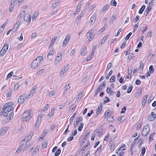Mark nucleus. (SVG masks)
<instances>
[{"label":"nucleus","mask_w":156,"mask_h":156,"mask_svg":"<svg viewBox=\"0 0 156 156\" xmlns=\"http://www.w3.org/2000/svg\"><path fill=\"white\" fill-rule=\"evenodd\" d=\"M43 58V57L42 56H38L35 59V60L37 61L38 59L39 61H41Z\"/></svg>","instance_id":"51"},{"label":"nucleus","mask_w":156,"mask_h":156,"mask_svg":"<svg viewBox=\"0 0 156 156\" xmlns=\"http://www.w3.org/2000/svg\"><path fill=\"white\" fill-rule=\"evenodd\" d=\"M57 36H55L53 37L51 41V43L48 46V48H51L52 46L54 44L56 40L57 39Z\"/></svg>","instance_id":"15"},{"label":"nucleus","mask_w":156,"mask_h":156,"mask_svg":"<svg viewBox=\"0 0 156 156\" xmlns=\"http://www.w3.org/2000/svg\"><path fill=\"white\" fill-rule=\"evenodd\" d=\"M27 98H28V95L23 94L20 96L18 99V102L20 104H23Z\"/></svg>","instance_id":"5"},{"label":"nucleus","mask_w":156,"mask_h":156,"mask_svg":"<svg viewBox=\"0 0 156 156\" xmlns=\"http://www.w3.org/2000/svg\"><path fill=\"white\" fill-rule=\"evenodd\" d=\"M109 7H110V6L109 5L107 4V5H105L103 7V8H102V9L101 10V11L102 12L106 11L108 9H109Z\"/></svg>","instance_id":"31"},{"label":"nucleus","mask_w":156,"mask_h":156,"mask_svg":"<svg viewBox=\"0 0 156 156\" xmlns=\"http://www.w3.org/2000/svg\"><path fill=\"white\" fill-rule=\"evenodd\" d=\"M94 32V30L92 29L90 31L88 32L86 35V36L89 37L88 41H90L92 40L95 36V34L92 33Z\"/></svg>","instance_id":"2"},{"label":"nucleus","mask_w":156,"mask_h":156,"mask_svg":"<svg viewBox=\"0 0 156 156\" xmlns=\"http://www.w3.org/2000/svg\"><path fill=\"white\" fill-rule=\"evenodd\" d=\"M107 120L110 122H112L114 120V119L113 118V117H109L107 118Z\"/></svg>","instance_id":"45"},{"label":"nucleus","mask_w":156,"mask_h":156,"mask_svg":"<svg viewBox=\"0 0 156 156\" xmlns=\"http://www.w3.org/2000/svg\"><path fill=\"white\" fill-rule=\"evenodd\" d=\"M116 153L119 155V156H123L124 154V152L122 151L121 152L117 151Z\"/></svg>","instance_id":"52"},{"label":"nucleus","mask_w":156,"mask_h":156,"mask_svg":"<svg viewBox=\"0 0 156 156\" xmlns=\"http://www.w3.org/2000/svg\"><path fill=\"white\" fill-rule=\"evenodd\" d=\"M31 19V17L30 15L28 14H26L24 17V21L28 22V23H30Z\"/></svg>","instance_id":"13"},{"label":"nucleus","mask_w":156,"mask_h":156,"mask_svg":"<svg viewBox=\"0 0 156 156\" xmlns=\"http://www.w3.org/2000/svg\"><path fill=\"white\" fill-rule=\"evenodd\" d=\"M9 47V45L7 44H5L4 46L3 47L2 49H3L4 51H7Z\"/></svg>","instance_id":"40"},{"label":"nucleus","mask_w":156,"mask_h":156,"mask_svg":"<svg viewBox=\"0 0 156 156\" xmlns=\"http://www.w3.org/2000/svg\"><path fill=\"white\" fill-rule=\"evenodd\" d=\"M155 134V133H153L152 134L150 135L149 136L150 140H153V136Z\"/></svg>","instance_id":"62"},{"label":"nucleus","mask_w":156,"mask_h":156,"mask_svg":"<svg viewBox=\"0 0 156 156\" xmlns=\"http://www.w3.org/2000/svg\"><path fill=\"white\" fill-rule=\"evenodd\" d=\"M132 33L131 32H130L126 36V37L125 38V39L126 40H128L129 37H130V36H131V35H132Z\"/></svg>","instance_id":"60"},{"label":"nucleus","mask_w":156,"mask_h":156,"mask_svg":"<svg viewBox=\"0 0 156 156\" xmlns=\"http://www.w3.org/2000/svg\"><path fill=\"white\" fill-rule=\"evenodd\" d=\"M23 143V142H21L20 145L19 147L17 149V151H16V152H15L16 154H19L20 152V151L21 150V149L23 147V144H24V143Z\"/></svg>","instance_id":"17"},{"label":"nucleus","mask_w":156,"mask_h":156,"mask_svg":"<svg viewBox=\"0 0 156 156\" xmlns=\"http://www.w3.org/2000/svg\"><path fill=\"white\" fill-rule=\"evenodd\" d=\"M138 138H139V137H137V138H136L134 140V141H133L132 143V144H131V150L132 151V149H133V147H134V146L135 144V143H136V141L137 140H138Z\"/></svg>","instance_id":"29"},{"label":"nucleus","mask_w":156,"mask_h":156,"mask_svg":"<svg viewBox=\"0 0 156 156\" xmlns=\"http://www.w3.org/2000/svg\"><path fill=\"white\" fill-rule=\"evenodd\" d=\"M39 65L38 62L35 59L32 63L31 64V68L34 69L36 68Z\"/></svg>","instance_id":"12"},{"label":"nucleus","mask_w":156,"mask_h":156,"mask_svg":"<svg viewBox=\"0 0 156 156\" xmlns=\"http://www.w3.org/2000/svg\"><path fill=\"white\" fill-rule=\"evenodd\" d=\"M99 131H98L97 130H95L92 134V137L91 138V140H94L95 137V133H99Z\"/></svg>","instance_id":"26"},{"label":"nucleus","mask_w":156,"mask_h":156,"mask_svg":"<svg viewBox=\"0 0 156 156\" xmlns=\"http://www.w3.org/2000/svg\"><path fill=\"white\" fill-rule=\"evenodd\" d=\"M106 85V84L105 83H104L100 85L98 88L97 90L96 91L95 93V95L96 96L102 89H104Z\"/></svg>","instance_id":"6"},{"label":"nucleus","mask_w":156,"mask_h":156,"mask_svg":"<svg viewBox=\"0 0 156 156\" xmlns=\"http://www.w3.org/2000/svg\"><path fill=\"white\" fill-rule=\"evenodd\" d=\"M134 57V55L132 53H130L128 56V58L129 60H131L132 58Z\"/></svg>","instance_id":"49"},{"label":"nucleus","mask_w":156,"mask_h":156,"mask_svg":"<svg viewBox=\"0 0 156 156\" xmlns=\"http://www.w3.org/2000/svg\"><path fill=\"white\" fill-rule=\"evenodd\" d=\"M14 115V113L12 112H11L9 115V116L8 118H9V119L10 120L11 119L13 116Z\"/></svg>","instance_id":"57"},{"label":"nucleus","mask_w":156,"mask_h":156,"mask_svg":"<svg viewBox=\"0 0 156 156\" xmlns=\"http://www.w3.org/2000/svg\"><path fill=\"white\" fill-rule=\"evenodd\" d=\"M38 15V13L37 12H35L34 14L32 17V20H33L34 19H36Z\"/></svg>","instance_id":"33"},{"label":"nucleus","mask_w":156,"mask_h":156,"mask_svg":"<svg viewBox=\"0 0 156 156\" xmlns=\"http://www.w3.org/2000/svg\"><path fill=\"white\" fill-rule=\"evenodd\" d=\"M13 109V107H7V108L6 109V110H5V111L6 112H9L11 111Z\"/></svg>","instance_id":"58"},{"label":"nucleus","mask_w":156,"mask_h":156,"mask_svg":"<svg viewBox=\"0 0 156 156\" xmlns=\"http://www.w3.org/2000/svg\"><path fill=\"white\" fill-rule=\"evenodd\" d=\"M13 72H11L10 73H9L7 75V77L6 79V80H7L8 79L10 78L11 77L12 75H13Z\"/></svg>","instance_id":"39"},{"label":"nucleus","mask_w":156,"mask_h":156,"mask_svg":"<svg viewBox=\"0 0 156 156\" xmlns=\"http://www.w3.org/2000/svg\"><path fill=\"white\" fill-rule=\"evenodd\" d=\"M83 126V123H82L80 124V126L78 128V130L79 131H81L82 129Z\"/></svg>","instance_id":"63"},{"label":"nucleus","mask_w":156,"mask_h":156,"mask_svg":"<svg viewBox=\"0 0 156 156\" xmlns=\"http://www.w3.org/2000/svg\"><path fill=\"white\" fill-rule=\"evenodd\" d=\"M94 53H90V55L88 58H90V59H87V62H88L91 59L93 58V55H94Z\"/></svg>","instance_id":"54"},{"label":"nucleus","mask_w":156,"mask_h":156,"mask_svg":"<svg viewBox=\"0 0 156 156\" xmlns=\"http://www.w3.org/2000/svg\"><path fill=\"white\" fill-rule=\"evenodd\" d=\"M41 120V119H40L39 117H37V121L36 123L35 126V128H34L35 129L36 128V126L37 127H38V126L39 125V124Z\"/></svg>","instance_id":"36"},{"label":"nucleus","mask_w":156,"mask_h":156,"mask_svg":"<svg viewBox=\"0 0 156 156\" xmlns=\"http://www.w3.org/2000/svg\"><path fill=\"white\" fill-rule=\"evenodd\" d=\"M116 17L114 15H112L109 21V23L110 24L113 23V21L115 20Z\"/></svg>","instance_id":"24"},{"label":"nucleus","mask_w":156,"mask_h":156,"mask_svg":"<svg viewBox=\"0 0 156 156\" xmlns=\"http://www.w3.org/2000/svg\"><path fill=\"white\" fill-rule=\"evenodd\" d=\"M62 57V54L61 53H59L58 54L55 60V64L57 65L60 63Z\"/></svg>","instance_id":"7"},{"label":"nucleus","mask_w":156,"mask_h":156,"mask_svg":"<svg viewBox=\"0 0 156 156\" xmlns=\"http://www.w3.org/2000/svg\"><path fill=\"white\" fill-rule=\"evenodd\" d=\"M47 133V130H44L43 131V133L42 134V136L43 137V138H44V137L46 135Z\"/></svg>","instance_id":"61"},{"label":"nucleus","mask_w":156,"mask_h":156,"mask_svg":"<svg viewBox=\"0 0 156 156\" xmlns=\"http://www.w3.org/2000/svg\"><path fill=\"white\" fill-rule=\"evenodd\" d=\"M39 152V147H38L37 146L36 147V148L34 149L33 154H34V155H36Z\"/></svg>","instance_id":"27"},{"label":"nucleus","mask_w":156,"mask_h":156,"mask_svg":"<svg viewBox=\"0 0 156 156\" xmlns=\"http://www.w3.org/2000/svg\"><path fill=\"white\" fill-rule=\"evenodd\" d=\"M33 134V133L32 134H31V133H30V134L28 135L27 137H26L24 139H25L27 140V142H29V141L30 140L31 138L32 137V135Z\"/></svg>","instance_id":"32"},{"label":"nucleus","mask_w":156,"mask_h":156,"mask_svg":"<svg viewBox=\"0 0 156 156\" xmlns=\"http://www.w3.org/2000/svg\"><path fill=\"white\" fill-rule=\"evenodd\" d=\"M146 150L145 147H143L142 148V151L141 152V154L140 155V156H143Z\"/></svg>","instance_id":"41"},{"label":"nucleus","mask_w":156,"mask_h":156,"mask_svg":"<svg viewBox=\"0 0 156 156\" xmlns=\"http://www.w3.org/2000/svg\"><path fill=\"white\" fill-rule=\"evenodd\" d=\"M48 104H47L45 106L44 108V109L42 108L41 109H40L41 111H46L48 108Z\"/></svg>","instance_id":"59"},{"label":"nucleus","mask_w":156,"mask_h":156,"mask_svg":"<svg viewBox=\"0 0 156 156\" xmlns=\"http://www.w3.org/2000/svg\"><path fill=\"white\" fill-rule=\"evenodd\" d=\"M83 94V92H80L77 95L76 100H77V102H79V101L80 100Z\"/></svg>","instance_id":"20"},{"label":"nucleus","mask_w":156,"mask_h":156,"mask_svg":"<svg viewBox=\"0 0 156 156\" xmlns=\"http://www.w3.org/2000/svg\"><path fill=\"white\" fill-rule=\"evenodd\" d=\"M149 72L150 73H153L154 70V69L153 68V66H151L149 68Z\"/></svg>","instance_id":"43"},{"label":"nucleus","mask_w":156,"mask_h":156,"mask_svg":"<svg viewBox=\"0 0 156 156\" xmlns=\"http://www.w3.org/2000/svg\"><path fill=\"white\" fill-rule=\"evenodd\" d=\"M150 131L149 127L148 125H145L142 131V135L146 136L148 133Z\"/></svg>","instance_id":"3"},{"label":"nucleus","mask_w":156,"mask_h":156,"mask_svg":"<svg viewBox=\"0 0 156 156\" xmlns=\"http://www.w3.org/2000/svg\"><path fill=\"white\" fill-rule=\"evenodd\" d=\"M82 1H80L78 4L77 6V10L78 11H80V9L82 4Z\"/></svg>","instance_id":"30"},{"label":"nucleus","mask_w":156,"mask_h":156,"mask_svg":"<svg viewBox=\"0 0 156 156\" xmlns=\"http://www.w3.org/2000/svg\"><path fill=\"white\" fill-rule=\"evenodd\" d=\"M6 51L2 49L0 51V56H2L6 53Z\"/></svg>","instance_id":"44"},{"label":"nucleus","mask_w":156,"mask_h":156,"mask_svg":"<svg viewBox=\"0 0 156 156\" xmlns=\"http://www.w3.org/2000/svg\"><path fill=\"white\" fill-rule=\"evenodd\" d=\"M7 130V128L6 127H3L0 129V136H3L6 133Z\"/></svg>","instance_id":"14"},{"label":"nucleus","mask_w":156,"mask_h":156,"mask_svg":"<svg viewBox=\"0 0 156 156\" xmlns=\"http://www.w3.org/2000/svg\"><path fill=\"white\" fill-rule=\"evenodd\" d=\"M54 49H51L49 52L48 54V56L49 55H53L54 53Z\"/></svg>","instance_id":"46"},{"label":"nucleus","mask_w":156,"mask_h":156,"mask_svg":"<svg viewBox=\"0 0 156 156\" xmlns=\"http://www.w3.org/2000/svg\"><path fill=\"white\" fill-rule=\"evenodd\" d=\"M154 97L152 96V95H151L150 97L149 98L148 100V102L149 103H150L151 102V101L154 98Z\"/></svg>","instance_id":"64"},{"label":"nucleus","mask_w":156,"mask_h":156,"mask_svg":"<svg viewBox=\"0 0 156 156\" xmlns=\"http://www.w3.org/2000/svg\"><path fill=\"white\" fill-rule=\"evenodd\" d=\"M37 87L36 85H34L32 87L30 91V93L29 95H28V98L29 97H32L34 95V94L35 93Z\"/></svg>","instance_id":"8"},{"label":"nucleus","mask_w":156,"mask_h":156,"mask_svg":"<svg viewBox=\"0 0 156 156\" xmlns=\"http://www.w3.org/2000/svg\"><path fill=\"white\" fill-rule=\"evenodd\" d=\"M8 112L5 111H2L0 113L1 115H2L4 117H6L8 115Z\"/></svg>","instance_id":"23"},{"label":"nucleus","mask_w":156,"mask_h":156,"mask_svg":"<svg viewBox=\"0 0 156 156\" xmlns=\"http://www.w3.org/2000/svg\"><path fill=\"white\" fill-rule=\"evenodd\" d=\"M60 2V1L58 0H55V2L53 4L52 8L53 9L55 8L57 6L58 4Z\"/></svg>","instance_id":"22"},{"label":"nucleus","mask_w":156,"mask_h":156,"mask_svg":"<svg viewBox=\"0 0 156 156\" xmlns=\"http://www.w3.org/2000/svg\"><path fill=\"white\" fill-rule=\"evenodd\" d=\"M115 76H112L111 78L109 80L110 82L111 83L115 81Z\"/></svg>","instance_id":"50"},{"label":"nucleus","mask_w":156,"mask_h":156,"mask_svg":"<svg viewBox=\"0 0 156 156\" xmlns=\"http://www.w3.org/2000/svg\"><path fill=\"white\" fill-rule=\"evenodd\" d=\"M61 151L60 149H58L55 153V156H58L61 153Z\"/></svg>","instance_id":"47"},{"label":"nucleus","mask_w":156,"mask_h":156,"mask_svg":"<svg viewBox=\"0 0 156 156\" xmlns=\"http://www.w3.org/2000/svg\"><path fill=\"white\" fill-rule=\"evenodd\" d=\"M86 46L83 47L81 49L80 54L82 56H84L86 55Z\"/></svg>","instance_id":"19"},{"label":"nucleus","mask_w":156,"mask_h":156,"mask_svg":"<svg viewBox=\"0 0 156 156\" xmlns=\"http://www.w3.org/2000/svg\"><path fill=\"white\" fill-rule=\"evenodd\" d=\"M48 144L47 142L45 141L43 144L42 147V148H45L47 147Z\"/></svg>","instance_id":"48"},{"label":"nucleus","mask_w":156,"mask_h":156,"mask_svg":"<svg viewBox=\"0 0 156 156\" xmlns=\"http://www.w3.org/2000/svg\"><path fill=\"white\" fill-rule=\"evenodd\" d=\"M21 142H23V143H24V144L23 145V148L22 150L23 151H24L26 150L31 146L29 142H27L26 141L25 139H23Z\"/></svg>","instance_id":"4"},{"label":"nucleus","mask_w":156,"mask_h":156,"mask_svg":"<svg viewBox=\"0 0 156 156\" xmlns=\"http://www.w3.org/2000/svg\"><path fill=\"white\" fill-rule=\"evenodd\" d=\"M6 105L7 107H12V106L13 105L14 103L12 102H9L6 103Z\"/></svg>","instance_id":"55"},{"label":"nucleus","mask_w":156,"mask_h":156,"mask_svg":"<svg viewBox=\"0 0 156 156\" xmlns=\"http://www.w3.org/2000/svg\"><path fill=\"white\" fill-rule=\"evenodd\" d=\"M64 89L65 91H66L70 89L69 84L66 85L64 87Z\"/></svg>","instance_id":"53"},{"label":"nucleus","mask_w":156,"mask_h":156,"mask_svg":"<svg viewBox=\"0 0 156 156\" xmlns=\"http://www.w3.org/2000/svg\"><path fill=\"white\" fill-rule=\"evenodd\" d=\"M145 6L144 5L142 6L141 8L140 9L139 11V14H141L143 13L145 8Z\"/></svg>","instance_id":"35"},{"label":"nucleus","mask_w":156,"mask_h":156,"mask_svg":"<svg viewBox=\"0 0 156 156\" xmlns=\"http://www.w3.org/2000/svg\"><path fill=\"white\" fill-rule=\"evenodd\" d=\"M147 95H146L144 97L142 101V105L143 106H144L146 102L147 99Z\"/></svg>","instance_id":"21"},{"label":"nucleus","mask_w":156,"mask_h":156,"mask_svg":"<svg viewBox=\"0 0 156 156\" xmlns=\"http://www.w3.org/2000/svg\"><path fill=\"white\" fill-rule=\"evenodd\" d=\"M96 7V5L95 4H93L92 5L89 9V11H91L93 10Z\"/></svg>","instance_id":"56"},{"label":"nucleus","mask_w":156,"mask_h":156,"mask_svg":"<svg viewBox=\"0 0 156 156\" xmlns=\"http://www.w3.org/2000/svg\"><path fill=\"white\" fill-rule=\"evenodd\" d=\"M96 18V15L94 14L91 16L89 23L90 25H93L95 23Z\"/></svg>","instance_id":"11"},{"label":"nucleus","mask_w":156,"mask_h":156,"mask_svg":"<svg viewBox=\"0 0 156 156\" xmlns=\"http://www.w3.org/2000/svg\"><path fill=\"white\" fill-rule=\"evenodd\" d=\"M31 110H30L26 111L23 115L22 117L23 118V121H29L31 118V115L30 113Z\"/></svg>","instance_id":"1"},{"label":"nucleus","mask_w":156,"mask_h":156,"mask_svg":"<svg viewBox=\"0 0 156 156\" xmlns=\"http://www.w3.org/2000/svg\"><path fill=\"white\" fill-rule=\"evenodd\" d=\"M68 65L64 66L62 69L60 73V76H62L68 70Z\"/></svg>","instance_id":"10"},{"label":"nucleus","mask_w":156,"mask_h":156,"mask_svg":"<svg viewBox=\"0 0 156 156\" xmlns=\"http://www.w3.org/2000/svg\"><path fill=\"white\" fill-rule=\"evenodd\" d=\"M70 38L69 35H67L65 37V39L63 41L62 46L63 47H65L69 42Z\"/></svg>","instance_id":"9"},{"label":"nucleus","mask_w":156,"mask_h":156,"mask_svg":"<svg viewBox=\"0 0 156 156\" xmlns=\"http://www.w3.org/2000/svg\"><path fill=\"white\" fill-rule=\"evenodd\" d=\"M155 118H156L155 116L154 117H153L151 116V115H149L147 117V119L150 121H152L154 120Z\"/></svg>","instance_id":"37"},{"label":"nucleus","mask_w":156,"mask_h":156,"mask_svg":"<svg viewBox=\"0 0 156 156\" xmlns=\"http://www.w3.org/2000/svg\"><path fill=\"white\" fill-rule=\"evenodd\" d=\"M110 4L111 5L115 7L117 5V2L115 0H112L111 1Z\"/></svg>","instance_id":"34"},{"label":"nucleus","mask_w":156,"mask_h":156,"mask_svg":"<svg viewBox=\"0 0 156 156\" xmlns=\"http://www.w3.org/2000/svg\"><path fill=\"white\" fill-rule=\"evenodd\" d=\"M130 71L129 69H128V75H130V77H131V74L132 73L133 70V68L132 66H131L130 67Z\"/></svg>","instance_id":"38"},{"label":"nucleus","mask_w":156,"mask_h":156,"mask_svg":"<svg viewBox=\"0 0 156 156\" xmlns=\"http://www.w3.org/2000/svg\"><path fill=\"white\" fill-rule=\"evenodd\" d=\"M106 91L107 93L110 95H113L114 94V92L111 90L110 89L109 87H108L106 90Z\"/></svg>","instance_id":"28"},{"label":"nucleus","mask_w":156,"mask_h":156,"mask_svg":"<svg viewBox=\"0 0 156 156\" xmlns=\"http://www.w3.org/2000/svg\"><path fill=\"white\" fill-rule=\"evenodd\" d=\"M102 105H99L98 110L96 111V116H95V117H97L98 115L101 112L102 110Z\"/></svg>","instance_id":"18"},{"label":"nucleus","mask_w":156,"mask_h":156,"mask_svg":"<svg viewBox=\"0 0 156 156\" xmlns=\"http://www.w3.org/2000/svg\"><path fill=\"white\" fill-rule=\"evenodd\" d=\"M55 109V107H53L51 109V113L48 114V116H49V118H51V117L53 116L54 113Z\"/></svg>","instance_id":"25"},{"label":"nucleus","mask_w":156,"mask_h":156,"mask_svg":"<svg viewBox=\"0 0 156 156\" xmlns=\"http://www.w3.org/2000/svg\"><path fill=\"white\" fill-rule=\"evenodd\" d=\"M108 37V36H104L102 38V39H101V44H103L105 42V41L106 40V39Z\"/></svg>","instance_id":"42"},{"label":"nucleus","mask_w":156,"mask_h":156,"mask_svg":"<svg viewBox=\"0 0 156 156\" xmlns=\"http://www.w3.org/2000/svg\"><path fill=\"white\" fill-rule=\"evenodd\" d=\"M82 120L83 118L81 117H79L76 118V122L74 124V127L75 128L77 126V124L79 123V122L80 121H82Z\"/></svg>","instance_id":"16"}]
</instances>
